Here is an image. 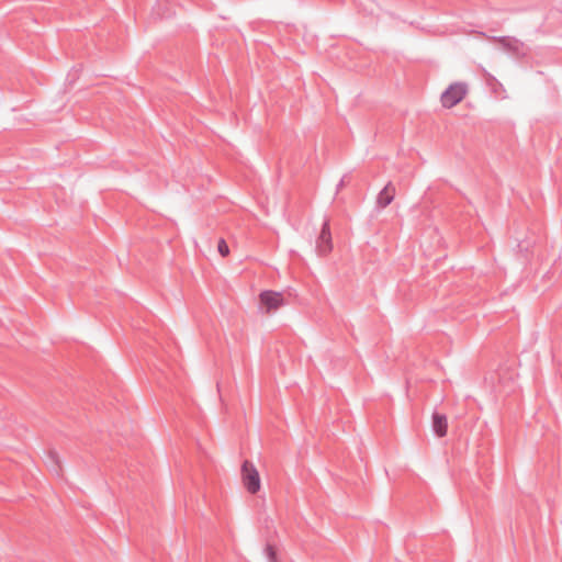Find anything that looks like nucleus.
<instances>
[{"label": "nucleus", "instance_id": "f257e3e1", "mask_svg": "<svg viewBox=\"0 0 562 562\" xmlns=\"http://www.w3.org/2000/svg\"><path fill=\"white\" fill-rule=\"evenodd\" d=\"M469 93V86L463 81L450 83L440 95L441 105L445 109H452L462 102Z\"/></svg>", "mask_w": 562, "mask_h": 562}, {"label": "nucleus", "instance_id": "f03ea898", "mask_svg": "<svg viewBox=\"0 0 562 562\" xmlns=\"http://www.w3.org/2000/svg\"><path fill=\"white\" fill-rule=\"evenodd\" d=\"M240 477L243 486L249 494L256 495L259 493L261 490V479L258 469L251 461L245 460L241 463Z\"/></svg>", "mask_w": 562, "mask_h": 562}, {"label": "nucleus", "instance_id": "7ed1b4c3", "mask_svg": "<svg viewBox=\"0 0 562 562\" xmlns=\"http://www.w3.org/2000/svg\"><path fill=\"white\" fill-rule=\"evenodd\" d=\"M284 303V296L281 292L266 290L259 294V304L266 314L278 311Z\"/></svg>", "mask_w": 562, "mask_h": 562}, {"label": "nucleus", "instance_id": "20e7f679", "mask_svg": "<svg viewBox=\"0 0 562 562\" xmlns=\"http://www.w3.org/2000/svg\"><path fill=\"white\" fill-rule=\"evenodd\" d=\"M333 249V239L329 228V223L326 221L323 224L321 233L316 239V250L321 256H327Z\"/></svg>", "mask_w": 562, "mask_h": 562}, {"label": "nucleus", "instance_id": "39448f33", "mask_svg": "<svg viewBox=\"0 0 562 562\" xmlns=\"http://www.w3.org/2000/svg\"><path fill=\"white\" fill-rule=\"evenodd\" d=\"M396 194L395 187L389 182L379 193L376 204L379 207L384 209L392 203Z\"/></svg>", "mask_w": 562, "mask_h": 562}, {"label": "nucleus", "instance_id": "423d86ee", "mask_svg": "<svg viewBox=\"0 0 562 562\" xmlns=\"http://www.w3.org/2000/svg\"><path fill=\"white\" fill-rule=\"evenodd\" d=\"M432 428L438 437H445L448 431V423L446 416L435 414L432 416Z\"/></svg>", "mask_w": 562, "mask_h": 562}, {"label": "nucleus", "instance_id": "0eeeda50", "mask_svg": "<svg viewBox=\"0 0 562 562\" xmlns=\"http://www.w3.org/2000/svg\"><path fill=\"white\" fill-rule=\"evenodd\" d=\"M217 250L223 256L226 257L229 254V248L227 243L224 239H221L217 244Z\"/></svg>", "mask_w": 562, "mask_h": 562}, {"label": "nucleus", "instance_id": "6e6552de", "mask_svg": "<svg viewBox=\"0 0 562 562\" xmlns=\"http://www.w3.org/2000/svg\"><path fill=\"white\" fill-rule=\"evenodd\" d=\"M266 553H267V555H268V558L270 559L271 562H276L277 561V551H276V549L272 546H268L266 548Z\"/></svg>", "mask_w": 562, "mask_h": 562}]
</instances>
